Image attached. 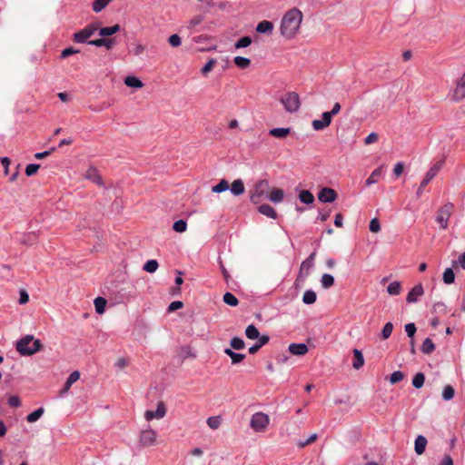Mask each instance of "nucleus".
<instances>
[{
	"label": "nucleus",
	"mask_w": 465,
	"mask_h": 465,
	"mask_svg": "<svg viewBox=\"0 0 465 465\" xmlns=\"http://www.w3.org/2000/svg\"><path fill=\"white\" fill-rule=\"evenodd\" d=\"M302 17V13L299 9L292 8L289 10L283 15L281 22L280 30L282 35L287 39L293 38L299 31Z\"/></svg>",
	"instance_id": "obj_1"
},
{
	"label": "nucleus",
	"mask_w": 465,
	"mask_h": 465,
	"mask_svg": "<svg viewBox=\"0 0 465 465\" xmlns=\"http://www.w3.org/2000/svg\"><path fill=\"white\" fill-rule=\"evenodd\" d=\"M43 348V344L39 339H35L33 335L27 334L16 341L15 349L22 356H31Z\"/></svg>",
	"instance_id": "obj_2"
},
{
	"label": "nucleus",
	"mask_w": 465,
	"mask_h": 465,
	"mask_svg": "<svg viewBox=\"0 0 465 465\" xmlns=\"http://www.w3.org/2000/svg\"><path fill=\"white\" fill-rule=\"evenodd\" d=\"M445 164V158L440 159L438 162H436L426 173L423 180L421 181L418 190H417V195L420 196L424 188L429 184V183L438 174V173L442 169V167Z\"/></svg>",
	"instance_id": "obj_3"
},
{
	"label": "nucleus",
	"mask_w": 465,
	"mask_h": 465,
	"mask_svg": "<svg viewBox=\"0 0 465 465\" xmlns=\"http://www.w3.org/2000/svg\"><path fill=\"white\" fill-rule=\"evenodd\" d=\"M281 103L289 113H295L300 109L301 102L299 94L295 92H289L282 96Z\"/></svg>",
	"instance_id": "obj_4"
},
{
	"label": "nucleus",
	"mask_w": 465,
	"mask_h": 465,
	"mask_svg": "<svg viewBox=\"0 0 465 465\" xmlns=\"http://www.w3.org/2000/svg\"><path fill=\"white\" fill-rule=\"evenodd\" d=\"M269 416L263 412H256L252 416L250 426L256 431H264L269 425Z\"/></svg>",
	"instance_id": "obj_5"
},
{
	"label": "nucleus",
	"mask_w": 465,
	"mask_h": 465,
	"mask_svg": "<svg viewBox=\"0 0 465 465\" xmlns=\"http://www.w3.org/2000/svg\"><path fill=\"white\" fill-rule=\"evenodd\" d=\"M449 97L453 102H460L465 98V72L455 82V86L449 93Z\"/></svg>",
	"instance_id": "obj_6"
},
{
	"label": "nucleus",
	"mask_w": 465,
	"mask_h": 465,
	"mask_svg": "<svg viewBox=\"0 0 465 465\" xmlns=\"http://www.w3.org/2000/svg\"><path fill=\"white\" fill-rule=\"evenodd\" d=\"M269 187L270 185L267 180H261L257 182L251 193V202L253 203H259L262 198L267 194Z\"/></svg>",
	"instance_id": "obj_7"
},
{
	"label": "nucleus",
	"mask_w": 465,
	"mask_h": 465,
	"mask_svg": "<svg viewBox=\"0 0 465 465\" xmlns=\"http://www.w3.org/2000/svg\"><path fill=\"white\" fill-rule=\"evenodd\" d=\"M98 29V25L96 24H90L85 26L84 29L74 34V41L76 43L84 44L87 43L88 38H90Z\"/></svg>",
	"instance_id": "obj_8"
},
{
	"label": "nucleus",
	"mask_w": 465,
	"mask_h": 465,
	"mask_svg": "<svg viewBox=\"0 0 465 465\" xmlns=\"http://www.w3.org/2000/svg\"><path fill=\"white\" fill-rule=\"evenodd\" d=\"M454 205L450 203L444 204L438 212L436 221L442 229L448 227V221L453 211Z\"/></svg>",
	"instance_id": "obj_9"
},
{
	"label": "nucleus",
	"mask_w": 465,
	"mask_h": 465,
	"mask_svg": "<svg viewBox=\"0 0 465 465\" xmlns=\"http://www.w3.org/2000/svg\"><path fill=\"white\" fill-rule=\"evenodd\" d=\"M157 433L154 430L148 427L140 433L139 442L142 447L153 446L156 442Z\"/></svg>",
	"instance_id": "obj_10"
},
{
	"label": "nucleus",
	"mask_w": 465,
	"mask_h": 465,
	"mask_svg": "<svg viewBox=\"0 0 465 465\" xmlns=\"http://www.w3.org/2000/svg\"><path fill=\"white\" fill-rule=\"evenodd\" d=\"M166 414L165 404L163 401L158 402L157 408L155 411H146L144 413V418L147 421H150L153 419H162Z\"/></svg>",
	"instance_id": "obj_11"
},
{
	"label": "nucleus",
	"mask_w": 465,
	"mask_h": 465,
	"mask_svg": "<svg viewBox=\"0 0 465 465\" xmlns=\"http://www.w3.org/2000/svg\"><path fill=\"white\" fill-rule=\"evenodd\" d=\"M331 117L332 115L330 114V112H324L322 115L321 120H313L312 122V126L315 131H321L328 127L331 123Z\"/></svg>",
	"instance_id": "obj_12"
},
{
	"label": "nucleus",
	"mask_w": 465,
	"mask_h": 465,
	"mask_svg": "<svg viewBox=\"0 0 465 465\" xmlns=\"http://www.w3.org/2000/svg\"><path fill=\"white\" fill-rule=\"evenodd\" d=\"M337 198L335 190L324 187L318 193V199L322 203H333Z\"/></svg>",
	"instance_id": "obj_13"
},
{
	"label": "nucleus",
	"mask_w": 465,
	"mask_h": 465,
	"mask_svg": "<svg viewBox=\"0 0 465 465\" xmlns=\"http://www.w3.org/2000/svg\"><path fill=\"white\" fill-rule=\"evenodd\" d=\"M424 291L421 284L415 285L408 293L406 301L409 303L416 302L420 296H422Z\"/></svg>",
	"instance_id": "obj_14"
},
{
	"label": "nucleus",
	"mask_w": 465,
	"mask_h": 465,
	"mask_svg": "<svg viewBox=\"0 0 465 465\" xmlns=\"http://www.w3.org/2000/svg\"><path fill=\"white\" fill-rule=\"evenodd\" d=\"M288 350L293 355L302 356L307 353L308 346L305 343H291Z\"/></svg>",
	"instance_id": "obj_15"
},
{
	"label": "nucleus",
	"mask_w": 465,
	"mask_h": 465,
	"mask_svg": "<svg viewBox=\"0 0 465 465\" xmlns=\"http://www.w3.org/2000/svg\"><path fill=\"white\" fill-rule=\"evenodd\" d=\"M88 45H94V46H104L106 49L110 50L114 45V39H108V38H99L95 40H91L88 42Z\"/></svg>",
	"instance_id": "obj_16"
},
{
	"label": "nucleus",
	"mask_w": 465,
	"mask_h": 465,
	"mask_svg": "<svg viewBox=\"0 0 465 465\" xmlns=\"http://www.w3.org/2000/svg\"><path fill=\"white\" fill-rule=\"evenodd\" d=\"M427 443H428L427 439L424 436H422V435L417 436V438L415 439V442H414L415 452L418 455L423 454L425 451Z\"/></svg>",
	"instance_id": "obj_17"
},
{
	"label": "nucleus",
	"mask_w": 465,
	"mask_h": 465,
	"mask_svg": "<svg viewBox=\"0 0 465 465\" xmlns=\"http://www.w3.org/2000/svg\"><path fill=\"white\" fill-rule=\"evenodd\" d=\"M229 189L234 196L242 195L245 191L243 182L241 179L234 180Z\"/></svg>",
	"instance_id": "obj_18"
},
{
	"label": "nucleus",
	"mask_w": 465,
	"mask_h": 465,
	"mask_svg": "<svg viewBox=\"0 0 465 465\" xmlns=\"http://www.w3.org/2000/svg\"><path fill=\"white\" fill-rule=\"evenodd\" d=\"M315 252H312L305 261L301 264L300 273L305 272V275L309 274L310 270L314 266Z\"/></svg>",
	"instance_id": "obj_19"
},
{
	"label": "nucleus",
	"mask_w": 465,
	"mask_h": 465,
	"mask_svg": "<svg viewBox=\"0 0 465 465\" xmlns=\"http://www.w3.org/2000/svg\"><path fill=\"white\" fill-rule=\"evenodd\" d=\"M270 341V337L268 335H262L256 343L249 348V353L254 354L256 353L263 345L267 344Z\"/></svg>",
	"instance_id": "obj_20"
},
{
	"label": "nucleus",
	"mask_w": 465,
	"mask_h": 465,
	"mask_svg": "<svg viewBox=\"0 0 465 465\" xmlns=\"http://www.w3.org/2000/svg\"><path fill=\"white\" fill-rule=\"evenodd\" d=\"M273 30V24L270 21L263 20L256 26V31L260 34H271Z\"/></svg>",
	"instance_id": "obj_21"
},
{
	"label": "nucleus",
	"mask_w": 465,
	"mask_h": 465,
	"mask_svg": "<svg viewBox=\"0 0 465 465\" xmlns=\"http://www.w3.org/2000/svg\"><path fill=\"white\" fill-rule=\"evenodd\" d=\"M258 211L260 213H262L269 218H272V219L277 218V213H276L275 210L271 205H269L267 203L260 205L258 207Z\"/></svg>",
	"instance_id": "obj_22"
},
{
	"label": "nucleus",
	"mask_w": 465,
	"mask_h": 465,
	"mask_svg": "<svg viewBox=\"0 0 465 465\" xmlns=\"http://www.w3.org/2000/svg\"><path fill=\"white\" fill-rule=\"evenodd\" d=\"M224 353L231 358L232 364L240 363L245 358V354L235 352L230 348L224 349Z\"/></svg>",
	"instance_id": "obj_23"
},
{
	"label": "nucleus",
	"mask_w": 465,
	"mask_h": 465,
	"mask_svg": "<svg viewBox=\"0 0 465 465\" xmlns=\"http://www.w3.org/2000/svg\"><path fill=\"white\" fill-rule=\"evenodd\" d=\"M383 174V169L382 167H378L375 170L372 171L371 175L366 180V185L370 186L373 183H376L379 180V178Z\"/></svg>",
	"instance_id": "obj_24"
},
{
	"label": "nucleus",
	"mask_w": 465,
	"mask_h": 465,
	"mask_svg": "<svg viewBox=\"0 0 465 465\" xmlns=\"http://www.w3.org/2000/svg\"><path fill=\"white\" fill-rule=\"evenodd\" d=\"M79 378L80 372L78 371H73L67 378L64 387L61 392L65 393L70 389V387L79 380Z\"/></svg>",
	"instance_id": "obj_25"
},
{
	"label": "nucleus",
	"mask_w": 465,
	"mask_h": 465,
	"mask_svg": "<svg viewBox=\"0 0 465 465\" xmlns=\"http://www.w3.org/2000/svg\"><path fill=\"white\" fill-rule=\"evenodd\" d=\"M269 200L274 203H282L283 201V198H284V192L282 189H273L270 195H269Z\"/></svg>",
	"instance_id": "obj_26"
},
{
	"label": "nucleus",
	"mask_w": 465,
	"mask_h": 465,
	"mask_svg": "<svg viewBox=\"0 0 465 465\" xmlns=\"http://www.w3.org/2000/svg\"><path fill=\"white\" fill-rule=\"evenodd\" d=\"M354 361L352 366L354 369L359 370L364 364V358L361 351L358 349L353 350Z\"/></svg>",
	"instance_id": "obj_27"
},
{
	"label": "nucleus",
	"mask_w": 465,
	"mask_h": 465,
	"mask_svg": "<svg viewBox=\"0 0 465 465\" xmlns=\"http://www.w3.org/2000/svg\"><path fill=\"white\" fill-rule=\"evenodd\" d=\"M291 133L290 128L279 127L270 130V135L276 138H284Z\"/></svg>",
	"instance_id": "obj_28"
},
{
	"label": "nucleus",
	"mask_w": 465,
	"mask_h": 465,
	"mask_svg": "<svg viewBox=\"0 0 465 465\" xmlns=\"http://www.w3.org/2000/svg\"><path fill=\"white\" fill-rule=\"evenodd\" d=\"M299 200L305 204H311L314 202L313 194L308 190H302L299 193Z\"/></svg>",
	"instance_id": "obj_29"
},
{
	"label": "nucleus",
	"mask_w": 465,
	"mask_h": 465,
	"mask_svg": "<svg viewBox=\"0 0 465 465\" xmlns=\"http://www.w3.org/2000/svg\"><path fill=\"white\" fill-rule=\"evenodd\" d=\"M119 31H120V25H114L113 26H107V27L101 28L99 31V35L102 37H106V36L113 35L114 34H115Z\"/></svg>",
	"instance_id": "obj_30"
},
{
	"label": "nucleus",
	"mask_w": 465,
	"mask_h": 465,
	"mask_svg": "<svg viewBox=\"0 0 465 465\" xmlns=\"http://www.w3.org/2000/svg\"><path fill=\"white\" fill-rule=\"evenodd\" d=\"M124 84L129 87L141 88L143 86V82L133 75L126 76L124 79Z\"/></svg>",
	"instance_id": "obj_31"
},
{
	"label": "nucleus",
	"mask_w": 465,
	"mask_h": 465,
	"mask_svg": "<svg viewBox=\"0 0 465 465\" xmlns=\"http://www.w3.org/2000/svg\"><path fill=\"white\" fill-rule=\"evenodd\" d=\"M245 335L250 340L259 339L262 336L260 335V332L256 326H254L253 324H250L247 326V328L245 329Z\"/></svg>",
	"instance_id": "obj_32"
},
{
	"label": "nucleus",
	"mask_w": 465,
	"mask_h": 465,
	"mask_svg": "<svg viewBox=\"0 0 465 465\" xmlns=\"http://www.w3.org/2000/svg\"><path fill=\"white\" fill-rule=\"evenodd\" d=\"M435 350V344L433 343L432 340L430 338H426L421 345V351L424 354H430Z\"/></svg>",
	"instance_id": "obj_33"
},
{
	"label": "nucleus",
	"mask_w": 465,
	"mask_h": 465,
	"mask_svg": "<svg viewBox=\"0 0 465 465\" xmlns=\"http://www.w3.org/2000/svg\"><path fill=\"white\" fill-rule=\"evenodd\" d=\"M316 299H317V295H316L315 292H313L312 290L305 291V292L303 293V296H302V302L308 305L313 304L316 302Z\"/></svg>",
	"instance_id": "obj_34"
},
{
	"label": "nucleus",
	"mask_w": 465,
	"mask_h": 465,
	"mask_svg": "<svg viewBox=\"0 0 465 465\" xmlns=\"http://www.w3.org/2000/svg\"><path fill=\"white\" fill-rule=\"evenodd\" d=\"M230 188L229 183L225 179H222L216 185L212 188L213 193H223Z\"/></svg>",
	"instance_id": "obj_35"
},
{
	"label": "nucleus",
	"mask_w": 465,
	"mask_h": 465,
	"mask_svg": "<svg viewBox=\"0 0 465 465\" xmlns=\"http://www.w3.org/2000/svg\"><path fill=\"white\" fill-rule=\"evenodd\" d=\"M44 412H45L44 408L40 407L37 410H35L33 412H31L30 414H28L27 417H26V420L28 422H31V423L32 422H35L36 420H38L42 417Z\"/></svg>",
	"instance_id": "obj_36"
},
{
	"label": "nucleus",
	"mask_w": 465,
	"mask_h": 465,
	"mask_svg": "<svg viewBox=\"0 0 465 465\" xmlns=\"http://www.w3.org/2000/svg\"><path fill=\"white\" fill-rule=\"evenodd\" d=\"M321 283L322 288L329 289L334 284V278L329 273H324L322 276Z\"/></svg>",
	"instance_id": "obj_37"
},
{
	"label": "nucleus",
	"mask_w": 465,
	"mask_h": 465,
	"mask_svg": "<svg viewBox=\"0 0 465 465\" xmlns=\"http://www.w3.org/2000/svg\"><path fill=\"white\" fill-rule=\"evenodd\" d=\"M85 176H86V178L93 180L94 183H96L98 184L102 183V179H101L100 175L98 174L97 170L95 168H93V167L89 168L86 172Z\"/></svg>",
	"instance_id": "obj_38"
},
{
	"label": "nucleus",
	"mask_w": 465,
	"mask_h": 465,
	"mask_svg": "<svg viewBox=\"0 0 465 465\" xmlns=\"http://www.w3.org/2000/svg\"><path fill=\"white\" fill-rule=\"evenodd\" d=\"M233 62L236 66H238L241 69H245L249 67L251 64V60L249 58L243 57V56H236L233 59Z\"/></svg>",
	"instance_id": "obj_39"
},
{
	"label": "nucleus",
	"mask_w": 465,
	"mask_h": 465,
	"mask_svg": "<svg viewBox=\"0 0 465 465\" xmlns=\"http://www.w3.org/2000/svg\"><path fill=\"white\" fill-rule=\"evenodd\" d=\"M106 306V300L103 297H97L94 300V307L97 313L102 314L104 312Z\"/></svg>",
	"instance_id": "obj_40"
},
{
	"label": "nucleus",
	"mask_w": 465,
	"mask_h": 465,
	"mask_svg": "<svg viewBox=\"0 0 465 465\" xmlns=\"http://www.w3.org/2000/svg\"><path fill=\"white\" fill-rule=\"evenodd\" d=\"M425 381V375L422 372H417L412 379V385L416 389H420L423 386Z\"/></svg>",
	"instance_id": "obj_41"
},
{
	"label": "nucleus",
	"mask_w": 465,
	"mask_h": 465,
	"mask_svg": "<svg viewBox=\"0 0 465 465\" xmlns=\"http://www.w3.org/2000/svg\"><path fill=\"white\" fill-rule=\"evenodd\" d=\"M206 422H207V425L212 430H217L222 423V418H221V416H212L207 419Z\"/></svg>",
	"instance_id": "obj_42"
},
{
	"label": "nucleus",
	"mask_w": 465,
	"mask_h": 465,
	"mask_svg": "<svg viewBox=\"0 0 465 465\" xmlns=\"http://www.w3.org/2000/svg\"><path fill=\"white\" fill-rule=\"evenodd\" d=\"M454 395H455V390H454V388L451 385H446L443 388L442 399L444 401H450V400H452Z\"/></svg>",
	"instance_id": "obj_43"
},
{
	"label": "nucleus",
	"mask_w": 465,
	"mask_h": 465,
	"mask_svg": "<svg viewBox=\"0 0 465 465\" xmlns=\"http://www.w3.org/2000/svg\"><path fill=\"white\" fill-rule=\"evenodd\" d=\"M455 281V274L451 268H447L443 272V282L446 284H451Z\"/></svg>",
	"instance_id": "obj_44"
},
{
	"label": "nucleus",
	"mask_w": 465,
	"mask_h": 465,
	"mask_svg": "<svg viewBox=\"0 0 465 465\" xmlns=\"http://www.w3.org/2000/svg\"><path fill=\"white\" fill-rule=\"evenodd\" d=\"M111 1L112 0H94L92 6L94 12H101Z\"/></svg>",
	"instance_id": "obj_45"
},
{
	"label": "nucleus",
	"mask_w": 465,
	"mask_h": 465,
	"mask_svg": "<svg viewBox=\"0 0 465 465\" xmlns=\"http://www.w3.org/2000/svg\"><path fill=\"white\" fill-rule=\"evenodd\" d=\"M223 302L230 306H236L239 303L235 295L231 292H225L223 298Z\"/></svg>",
	"instance_id": "obj_46"
},
{
	"label": "nucleus",
	"mask_w": 465,
	"mask_h": 465,
	"mask_svg": "<svg viewBox=\"0 0 465 465\" xmlns=\"http://www.w3.org/2000/svg\"><path fill=\"white\" fill-rule=\"evenodd\" d=\"M230 345L234 350H242L245 347L243 340L240 337H233L230 341Z\"/></svg>",
	"instance_id": "obj_47"
},
{
	"label": "nucleus",
	"mask_w": 465,
	"mask_h": 465,
	"mask_svg": "<svg viewBox=\"0 0 465 465\" xmlns=\"http://www.w3.org/2000/svg\"><path fill=\"white\" fill-rule=\"evenodd\" d=\"M158 262L156 260H149L143 264V270L147 272L153 273L158 269Z\"/></svg>",
	"instance_id": "obj_48"
},
{
	"label": "nucleus",
	"mask_w": 465,
	"mask_h": 465,
	"mask_svg": "<svg viewBox=\"0 0 465 465\" xmlns=\"http://www.w3.org/2000/svg\"><path fill=\"white\" fill-rule=\"evenodd\" d=\"M251 44H252V38L250 36H243L236 41V43L234 44V46H235V48L240 49V48H245V47L249 46Z\"/></svg>",
	"instance_id": "obj_49"
},
{
	"label": "nucleus",
	"mask_w": 465,
	"mask_h": 465,
	"mask_svg": "<svg viewBox=\"0 0 465 465\" xmlns=\"http://www.w3.org/2000/svg\"><path fill=\"white\" fill-rule=\"evenodd\" d=\"M401 291V283L399 282H392L387 287V292L391 295H398Z\"/></svg>",
	"instance_id": "obj_50"
},
{
	"label": "nucleus",
	"mask_w": 465,
	"mask_h": 465,
	"mask_svg": "<svg viewBox=\"0 0 465 465\" xmlns=\"http://www.w3.org/2000/svg\"><path fill=\"white\" fill-rule=\"evenodd\" d=\"M203 18H204L203 15H201L193 16L188 22L187 28L189 30H193L195 26L199 25L203 21Z\"/></svg>",
	"instance_id": "obj_51"
},
{
	"label": "nucleus",
	"mask_w": 465,
	"mask_h": 465,
	"mask_svg": "<svg viewBox=\"0 0 465 465\" xmlns=\"http://www.w3.org/2000/svg\"><path fill=\"white\" fill-rule=\"evenodd\" d=\"M393 331V324L391 322H387L381 331V338L382 340H387Z\"/></svg>",
	"instance_id": "obj_52"
},
{
	"label": "nucleus",
	"mask_w": 465,
	"mask_h": 465,
	"mask_svg": "<svg viewBox=\"0 0 465 465\" xmlns=\"http://www.w3.org/2000/svg\"><path fill=\"white\" fill-rule=\"evenodd\" d=\"M404 379V374L401 371H395L391 374L390 382L391 384L398 383Z\"/></svg>",
	"instance_id": "obj_53"
},
{
	"label": "nucleus",
	"mask_w": 465,
	"mask_h": 465,
	"mask_svg": "<svg viewBox=\"0 0 465 465\" xmlns=\"http://www.w3.org/2000/svg\"><path fill=\"white\" fill-rule=\"evenodd\" d=\"M217 61L213 58H211L208 60V62L205 64V65L201 69V73L203 75H206L208 73H210L214 65L216 64Z\"/></svg>",
	"instance_id": "obj_54"
},
{
	"label": "nucleus",
	"mask_w": 465,
	"mask_h": 465,
	"mask_svg": "<svg viewBox=\"0 0 465 465\" xmlns=\"http://www.w3.org/2000/svg\"><path fill=\"white\" fill-rule=\"evenodd\" d=\"M173 229L177 232H183L187 229V223L184 220H178L173 223Z\"/></svg>",
	"instance_id": "obj_55"
},
{
	"label": "nucleus",
	"mask_w": 465,
	"mask_h": 465,
	"mask_svg": "<svg viewBox=\"0 0 465 465\" xmlns=\"http://www.w3.org/2000/svg\"><path fill=\"white\" fill-rule=\"evenodd\" d=\"M40 164L37 163H30L25 167V174L27 176H32L39 170Z\"/></svg>",
	"instance_id": "obj_56"
},
{
	"label": "nucleus",
	"mask_w": 465,
	"mask_h": 465,
	"mask_svg": "<svg viewBox=\"0 0 465 465\" xmlns=\"http://www.w3.org/2000/svg\"><path fill=\"white\" fill-rule=\"evenodd\" d=\"M168 43L170 44V45H172L173 47H178L181 45L182 44V40H181V37L174 34V35H172L169 38H168Z\"/></svg>",
	"instance_id": "obj_57"
},
{
	"label": "nucleus",
	"mask_w": 465,
	"mask_h": 465,
	"mask_svg": "<svg viewBox=\"0 0 465 465\" xmlns=\"http://www.w3.org/2000/svg\"><path fill=\"white\" fill-rule=\"evenodd\" d=\"M416 331L417 329L414 323L411 322L405 325V331L410 338L414 336Z\"/></svg>",
	"instance_id": "obj_58"
},
{
	"label": "nucleus",
	"mask_w": 465,
	"mask_h": 465,
	"mask_svg": "<svg viewBox=\"0 0 465 465\" xmlns=\"http://www.w3.org/2000/svg\"><path fill=\"white\" fill-rule=\"evenodd\" d=\"M8 405L12 408H17L21 405V401L18 396H11L8 399Z\"/></svg>",
	"instance_id": "obj_59"
},
{
	"label": "nucleus",
	"mask_w": 465,
	"mask_h": 465,
	"mask_svg": "<svg viewBox=\"0 0 465 465\" xmlns=\"http://www.w3.org/2000/svg\"><path fill=\"white\" fill-rule=\"evenodd\" d=\"M381 230V225L377 218H374L370 223V231L372 232H378Z\"/></svg>",
	"instance_id": "obj_60"
},
{
	"label": "nucleus",
	"mask_w": 465,
	"mask_h": 465,
	"mask_svg": "<svg viewBox=\"0 0 465 465\" xmlns=\"http://www.w3.org/2000/svg\"><path fill=\"white\" fill-rule=\"evenodd\" d=\"M79 51L78 50H75L74 48L73 47H68V48H65L62 51L61 53V57L62 58H66L68 57L69 55H72V54H77Z\"/></svg>",
	"instance_id": "obj_61"
},
{
	"label": "nucleus",
	"mask_w": 465,
	"mask_h": 465,
	"mask_svg": "<svg viewBox=\"0 0 465 465\" xmlns=\"http://www.w3.org/2000/svg\"><path fill=\"white\" fill-rule=\"evenodd\" d=\"M316 439H317V434L316 433L312 434L305 441H300L298 445H299V447L303 448V447L314 442L316 440Z\"/></svg>",
	"instance_id": "obj_62"
},
{
	"label": "nucleus",
	"mask_w": 465,
	"mask_h": 465,
	"mask_svg": "<svg viewBox=\"0 0 465 465\" xmlns=\"http://www.w3.org/2000/svg\"><path fill=\"white\" fill-rule=\"evenodd\" d=\"M378 139H379V136H378V134L376 133H371L365 138L364 143H365V144H371V143H373L377 142Z\"/></svg>",
	"instance_id": "obj_63"
},
{
	"label": "nucleus",
	"mask_w": 465,
	"mask_h": 465,
	"mask_svg": "<svg viewBox=\"0 0 465 465\" xmlns=\"http://www.w3.org/2000/svg\"><path fill=\"white\" fill-rule=\"evenodd\" d=\"M403 170H404V165L401 162L400 163H397L393 168V173L396 175V176H400L401 175V173H403Z\"/></svg>",
	"instance_id": "obj_64"
}]
</instances>
